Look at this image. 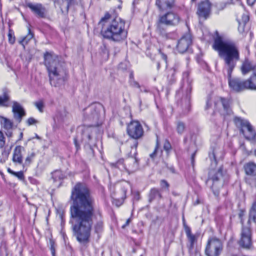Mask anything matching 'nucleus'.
<instances>
[{
  "label": "nucleus",
  "mask_w": 256,
  "mask_h": 256,
  "mask_svg": "<svg viewBox=\"0 0 256 256\" xmlns=\"http://www.w3.org/2000/svg\"><path fill=\"white\" fill-rule=\"evenodd\" d=\"M70 222L74 234L78 242L86 243L89 241L94 223L96 232L102 231L104 222L101 210L96 206L95 198L87 184L78 182L72 190Z\"/></svg>",
  "instance_id": "f257e3e1"
},
{
  "label": "nucleus",
  "mask_w": 256,
  "mask_h": 256,
  "mask_svg": "<svg viewBox=\"0 0 256 256\" xmlns=\"http://www.w3.org/2000/svg\"><path fill=\"white\" fill-rule=\"evenodd\" d=\"M213 48L218 52L219 56L224 62L223 72L224 74L226 73L230 89L238 92L249 90L247 80H242L238 78H232V71L240 58L238 45L232 40H224L218 36L214 39Z\"/></svg>",
  "instance_id": "f03ea898"
},
{
  "label": "nucleus",
  "mask_w": 256,
  "mask_h": 256,
  "mask_svg": "<svg viewBox=\"0 0 256 256\" xmlns=\"http://www.w3.org/2000/svg\"><path fill=\"white\" fill-rule=\"evenodd\" d=\"M98 25L101 28V34L106 38L119 42L127 36L124 21L118 17L112 18L108 12L102 18Z\"/></svg>",
  "instance_id": "7ed1b4c3"
},
{
  "label": "nucleus",
  "mask_w": 256,
  "mask_h": 256,
  "mask_svg": "<svg viewBox=\"0 0 256 256\" xmlns=\"http://www.w3.org/2000/svg\"><path fill=\"white\" fill-rule=\"evenodd\" d=\"M44 58L51 85L57 86L63 84L66 76V71L62 67L58 56L47 52L44 54Z\"/></svg>",
  "instance_id": "20e7f679"
},
{
  "label": "nucleus",
  "mask_w": 256,
  "mask_h": 256,
  "mask_svg": "<svg viewBox=\"0 0 256 256\" xmlns=\"http://www.w3.org/2000/svg\"><path fill=\"white\" fill-rule=\"evenodd\" d=\"M224 177L222 167L217 170H211L209 172L208 181L212 182V189L216 196L219 195L220 190L224 186Z\"/></svg>",
  "instance_id": "39448f33"
},
{
  "label": "nucleus",
  "mask_w": 256,
  "mask_h": 256,
  "mask_svg": "<svg viewBox=\"0 0 256 256\" xmlns=\"http://www.w3.org/2000/svg\"><path fill=\"white\" fill-rule=\"evenodd\" d=\"M234 122L238 127L240 128V132L246 139L253 140L256 138V131L248 120L236 117Z\"/></svg>",
  "instance_id": "423d86ee"
},
{
  "label": "nucleus",
  "mask_w": 256,
  "mask_h": 256,
  "mask_svg": "<svg viewBox=\"0 0 256 256\" xmlns=\"http://www.w3.org/2000/svg\"><path fill=\"white\" fill-rule=\"evenodd\" d=\"M221 241L216 238H210L207 242L205 254L207 256H219L222 250Z\"/></svg>",
  "instance_id": "0eeeda50"
},
{
  "label": "nucleus",
  "mask_w": 256,
  "mask_h": 256,
  "mask_svg": "<svg viewBox=\"0 0 256 256\" xmlns=\"http://www.w3.org/2000/svg\"><path fill=\"white\" fill-rule=\"evenodd\" d=\"M216 110L222 116H226L232 114V110L230 106V101L222 98H218L214 102Z\"/></svg>",
  "instance_id": "6e6552de"
},
{
  "label": "nucleus",
  "mask_w": 256,
  "mask_h": 256,
  "mask_svg": "<svg viewBox=\"0 0 256 256\" xmlns=\"http://www.w3.org/2000/svg\"><path fill=\"white\" fill-rule=\"evenodd\" d=\"M127 133L132 138L138 140L143 136L144 130L138 121L133 120L128 125Z\"/></svg>",
  "instance_id": "1a4fd4ad"
},
{
  "label": "nucleus",
  "mask_w": 256,
  "mask_h": 256,
  "mask_svg": "<svg viewBox=\"0 0 256 256\" xmlns=\"http://www.w3.org/2000/svg\"><path fill=\"white\" fill-rule=\"evenodd\" d=\"M102 106L100 105H92L85 110L84 118L98 124L100 118Z\"/></svg>",
  "instance_id": "9d476101"
},
{
  "label": "nucleus",
  "mask_w": 256,
  "mask_h": 256,
  "mask_svg": "<svg viewBox=\"0 0 256 256\" xmlns=\"http://www.w3.org/2000/svg\"><path fill=\"white\" fill-rule=\"evenodd\" d=\"M114 166L121 170L124 169L128 171H132L137 168L138 162L136 158H128L126 160L125 162H124V160L123 159H121L118 160L114 164Z\"/></svg>",
  "instance_id": "9b49d317"
},
{
  "label": "nucleus",
  "mask_w": 256,
  "mask_h": 256,
  "mask_svg": "<svg viewBox=\"0 0 256 256\" xmlns=\"http://www.w3.org/2000/svg\"><path fill=\"white\" fill-rule=\"evenodd\" d=\"M239 244L244 248H250L252 246L251 230L248 227L242 228Z\"/></svg>",
  "instance_id": "f8f14e48"
},
{
  "label": "nucleus",
  "mask_w": 256,
  "mask_h": 256,
  "mask_svg": "<svg viewBox=\"0 0 256 256\" xmlns=\"http://www.w3.org/2000/svg\"><path fill=\"white\" fill-rule=\"evenodd\" d=\"M240 70L243 76L250 72L254 73L256 71V64L248 58H245L242 60Z\"/></svg>",
  "instance_id": "ddd939ff"
},
{
  "label": "nucleus",
  "mask_w": 256,
  "mask_h": 256,
  "mask_svg": "<svg viewBox=\"0 0 256 256\" xmlns=\"http://www.w3.org/2000/svg\"><path fill=\"white\" fill-rule=\"evenodd\" d=\"M192 36L190 33H186L178 40L177 48L180 53L186 52L192 44Z\"/></svg>",
  "instance_id": "4468645a"
},
{
  "label": "nucleus",
  "mask_w": 256,
  "mask_h": 256,
  "mask_svg": "<svg viewBox=\"0 0 256 256\" xmlns=\"http://www.w3.org/2000/svg\"><path fill=\"white\" fill-rule=\"evenodd\" d=\"M27 6L37 16L44 18L46 16V8L40 3L28 2Z\"/></svg>",
  "instance_id": "2eb2a0df"
},
{
  "label": "nucleus",
  "mask_w": 256,
  "mask_h": 256,
  "mask_svg": "<svg viewBox=\"0 0 256 256\" xmlns=\"http://www.w3.org/2000/svg\"><path fill=\"white\" fill-rule=\"evenodd\" d=\"M161 22H164L166 26H174L178 24L180 22V17L173 12H168L166 14L160 16Z\"/></svg>",
  "instance_id": "dca6fc26"
},
{
  "label": "nucleus",
  "mask_w": 256,
  "mask_h": 256,
  "mask_svg": "<svg viewBox=\"0 0 256 256\" xmlns=\"http://www.w3.org/2000/svg\"><path fill=\"white\" fill-rule=\"evenodd\" d=\"M210 12V4L208 0L201 2L198 6L197 14L200 17L206 18Z\"/></svg>",
  "instance_id": "f3484780"
},
{
  "label": "nucleus",
  "mask_w": 256,
  "mask_h": 256,
  "mask_svg": "<svg viewBox=\"0 0 256 256\" xmlns=\"http://www.w3.org/2000/svg\"><path fill=\"white\" fill-rule=\"evenodd\" d=\"M12 112L14 117L18 122H20L22 118L26 115V112L22 106L16 102H13Z\"/></svg>",
  "instance_id": "a211bd4d"
},
{
  "label": "nucleus",
  "mask_w": 256,
  "mask_h": 256,
  "mask_svg": "<svg viewBox=\"0 0 256 256\" xmlns=\"http://www.w3.org/2000/svg\"><path fill=\"white\" fill-rule=\"evenodd\" d=\"M24 150V148L20 146H16L13 152L12 160L14 163L23 166V157L22 152Z\"/></svg>",
  "instance_id": "6ab92c4d"
},
{
  "label": "nucleus",
  "mask_w": 256,
  "mask_h": 256,
  "mask_svg": "<svg viewBox=\"0 0 256 256\" xmlns=\"http://www.w3.org/2000/svg\"><path fill=\"white\" fill-rule=\"evenodd\" d=\"M236 20L239 24L240 27L242 26L243 28L249 20V16L248 12L242 10L237 14Z\"/></svg>",
  "instance_id": "aec40b11"
},
{
  "label": "nucleus",
  "mask_w": 256,
  "mask_h": 256,
  "mask_svg": "<svg viewBox=\"0 0 256 256\" xmlns=\"http://www.w3.org/2000/svg\"><path fill=\"white\" fill-rule=\"evenodd\" d=\"M174 3V0H156V5L160 10H166L171 8Z\"/></svg>",
  "instance_id": "412c9836"
},
{
  "label": "nucleus",
  "mask_w": 256,
  "mask_h": 256,
  "mask_svg": "<svg viewBox=\"0 0 256 256\" xmlns=\"http://www.w3.org/2000/svg\"><path fill=\"white\" fill-rule=\"evenodd\" d=\"M70 0H56L55 2L56 6H58L62 13H67L68 11Z\"/></svg>",
  "instance_id": "4be33fe9"
},
{
  "label": "nucleus",
  "mask_w": 256,
  "mask_h": 256,
  "mask_svg": "<svg viewBox=\"0 0 256 256\" xmlns=\"http://www.w3.org/2000/svg\"><path fill=\"white\" fill-rule=\"evenodd\" d=\"M164 26L166 25L164 24V22H161L159 18L158 20L156 22V31L162 37H164L166 38H170V34L166 32Z\"/></svg>",
  "instance_id": "5701e85b"
},
{
  "label": "nucleus",
  "mask_w": 256,
  "mask_h": 256,
  "mask_svg": "<svg viewBox=\"0 0 256 256\" xmlns=\"http://www.w3.org/2000/svg\"><path fill=\"white\" fill-rule=\"evenodd\" d=\"M244 171L247 175H256V164L254 162H248L244 166Z\"/></svg>",
  "instance_id": "b1692460"
},
{
  "label": "nucleus",
  "mask_w": 256,
  "mask_h": 256,
  "mask_svg": "<svg viewBox=\"0 0 256 256\" xmlns=\"http://www.w3.org/2000/svg\"><path fill=\"white\" fill-rule=\"evenodd\" d=\"M186 232L188 241L190 242L189 248L192 250L194 248V244L197 242L198 236L192 234L190 228L188 227L186 228Z\"/></svg>",
  "instance_id": "393cba45"
},
{
  "label": "nucleus",
  "mask_w": 256,
  "mask_h": 256,
  "mask_svg": "<svg viewBox=\"0 0 256 256\" xmlns=\"http://www.w3.org/2000/svg\"><path fill=\"white\" fill-rule=\"evenodd\" d=\"M10 97L6 90H3V94L0 96V106L8 107Z\"/></svg>",
  "instance_id": "a878e982"
},
{
  "label": "nucleus",
  "mask_w": 256,
  "mask_h": 256,
  "mask_svg": "<svg viewBox=\"0 0 256 256\" xmlns=\"http://www.w3.org/2000/svg\"><path fill=\"white\" fill-rule=\"evenodd\" d=\"M97 128L92 126L85 127L83 130V134L86 136L89 140L92 138L94 132H96Z\"/></svg>",
  "instance_id": "bb28decb"
},
{
  "label": "nucleus",
  "mask_w": 256,
  "mask_h": 256,
  "mask_svg": "<svg viewBox=\"0 0 256 256\" xmlns=\"http://www.w3.org/2000/svg\"><path fill=\"white\" fill-rule=\"evenodd\" d=\"M247 80L249 86V90H256V71L254 72V73H252Z\"/></svg>",
  "instance_id": "cd10ccee"
},
{
  "label": "nucleus",
  "mask_w": 256,
  "mask_h": 256,
  "mask_svg": "<svg viewBox=\"0 0 256 256\" xmlns=\"http://www.w3.org/2000/svg\"><path fill=\"white\" fill-rule=\"evenodd\" d=\"M36 153L34 152H30L28 154L23 164V167L28 166L32 163L34 158L36 156Z\"/></svg>",
  "instance_id": "c85d7f7f"
},
{
  "label": "nucleus",
  "mask_w": 256,
  "mask_h": 256,
  "mask_svg": "<svg viewBox=\"0 0 256 256\" xmlns=\"http://www.w3.org/2000/svg\"><path fill=\"white\" fill-rule=\"evenodd\" d=\"M160 198L161 194L158 190L154 188L151 190L149 194L150 201H152L157 198Z\"/></svg>",
  "instance_id": "c756f323"
},
{
  "label": "nucleus",
  "mask_w": 256,
  "mask_h": 256,
  "mask_svg": "<svg viewBox=\"0 0 256 256\" xmlns=\"http://www.w3.org/2000/svg\"><path fill=\"white\" fill-rule=\"evenodd\" d=\"M33 34L31 32L30 29L28 28V34L21 40L19 41L20 44L22 45L24 48L25 44H27L28 41L33 38Z\"/></svg>",
  "instance_id": "7c9ffc66"
},
{
  "label": "nucleus",
  "mask_w": 256,
  "mask_h": 256,
  "mask_svg": "<svg viewBox=\"0 0 256 256\" xmlns=\"http://www.w3.org/2000/svg\"><path fill=\"white\" fill-rule=\"evenodd\" d=\"M52 178L54 182H56L58 180H60L64 178V175L62 172L60 170H57L52 173Z\"/></svg>",
  "instance_id": "2f4dec72"
},
{
  "label": "nucleus",
  "mask_w": 256,
  "mask_h": 256,
  "mask_svg": "<svg viewBox=\"0 0 256 256\" xmlns=\"http://www.w3.org/2000/svg\"><path fill=\"white\" fill-rule=\"evenodd\" d=\"M250 220L256 222V202L254 203L250 212Z\"/></svg>",
  "instance_id": "473e14b6"
},
{
  "label": "nucleus",
  "mask_w": 256,
  "mask_h": 256,
  "mask_svg": "<svg viewBox=\"0 0 256 256\" xmlns=\"http://www.w3.org/2000/svg\"><path fill=\"white\" fill-rule=\"evenodd\" d=\"M185 130V124L182 122H178L176 124V131L178 134H182Z\"/></svg>",
  "instance_id": "72a5a7b5"
},
{
  "label": "nucleus",
  "mask_w": 256,
  "mask_h": 256,
  "mask_svg": "<svg viewBox=\"0 0 256 256\" xmlns=\"http://www.w3.org/2000/svg\"><path fill=\"white\" fill-rule=\"evenodd\" d=\"M34 104L40 112H43L44 104V102L42 100L34 102Z\"/></svg>",
  "instance_id": "f704fd0d"
},
{
  "label": "nucleus",
  "mask_w": 256,
  "mask_h": 256,
  "mask_svg": "<svg viewBox=\"0 0 256 256\" xmlns=\"http://www.w3.org/2000/svg\"><path fill=\"white\" fill-rule=\"evenodd\" d=\"M4 126L6 129H10L12 126V123L9 120L4 118Z\"/></svg>",
  "instance_id": "c9c22d12"
},
{
  "label": "nucleus",
  "mask_w": 256,
  "mask_h": 256,
  "mask_svg": "<svg viewBox=\"0 0 256 256\" xmlns=\"http://www.w3.org/2000/svg\"><path fill=\"white\" fill-rule=\"evenodd\" d=\"M130 85L134 87V88H138L140 90V92H142V90L141 89L140 86L139 84L137 82L135 81L134 80H130Z\"/></svg>",
  "instance_id": "e433bc0d"
},
{
  "label": "nucleus",
  "mask_w": 256,
  "mask_h": 256,
  "mask_svg": "<svg viewBox=\"0 0 256 256\" xmlns=\"http://www.w3.org/2000/svg\"><path fill=\"white\" fill-rule=\"evenodd\" d=\"M8 42L10 44H13L15 42V37L14 36V34L12 30H10L8 34Z\"/></svg>",
  "instance_id": "4c0bfd02"
},
{
  "label": "nucleus",
  "mask_w": 256,
  "mask_h": 256,
  "mask_svg": "<svg viewBox=\"0 0 256 256\" xmlns=\"http://www.w3.org/2000/svg\"><path fill=\"white\" fill-rule=\"evenodd\" d=\"M5 144L4 137L3 133L0 131V148H2Z\"/></svg>",
  "instance_id": "58836bf2"
},
{
  "label": "nucleus",
  "mask_w": 256,
  "mask_h": 256,
  "mask_svg": "<svg viewBox=\"0 0 256 256\" xmlns=\"http://www.w3.org/2000/svg\"><path fill=\"white\" fill-rule=\"evenodd\" d=\"M38 122V120H35L33 118H29L28 119V120L26 121V123H27L28 125V126L36 124Z\"/></svg>",
  "instance_id": "ea45409f"
},
{
  "label": "nucleus",
  "mask_w": 256,
  "mask_h": 256,
  "mask_svg": "<svg viewBox=\"0 0 256 256\" xmlns=\"http://www.w3.org/2000/svg\"><path fill=\"white\" fill-rule=\"evenodd\" d=\"M164 148L166 151H168L171 149V145L169 142L167 140H166L164 143Z\"/></svg>",
  "instance_id": "a19ab883"
},
{
  "label": "nucleus",
  "mask_w": 256,
  "mask_h": 256,
  "mask_svg": "<svg viewBox=\"0 0 256 256\" xmlns=\"http://www.w3.org/2000/svg\"><path fill=\"white\" fill-rule=\"evenodd\" d=\"M14 175L18 178V179L20 180H22L24 178V174L22 172H14Z\"/></svg>",
  "instance_id": "79ce46f5"
},
{
  "label": "nucleus",
  "mask_w": 256,
  "mask_h": 256,
  "mask_svg": "<svg viewBox=\"0 0 256 256\" xmlns=\"http://www.w3.org/2000/svg\"><path fill=\"white\" fill-rule=\"evenodd\" d=\"M158 144H159L158 142V140H157L155 150H154V152L150 154V157L152 158H154L156 155L157 150L158 148Z\"/></svg>",
  "instance_id": "37998d69"
},
{
  "label": "nucleus",
  "mask_w": 256,
  "mask_h": 256,
  "mask_svg": "<svg viewBox=\"0 0 256 256\" xmlns=\"http://www.w3.org/2000/svg\"><path fill=\"white\" fill-rule=\"evenodd\" d=\"M160 185L162 187H166L167 188L169 186V184L168 182L164 180H161Z\"/></svg>",
  "instance_id": "c03bdc74"
},
{
  "label": "nucleus",
  "mask_w": 256,
  "mask_h": 256,
  "mask_svg": "<svg viewBox=\"0 0 256 256\" xmlns=\"http://www.w3.org/2000/svg\"><path fill=\"white\" fill-rule=\"evenodd\" d=\"M256 2V0H247L248 4L250 6H252Z\"/></svg>",
  "instance_id": "a18cd8bd"
},
{
  "label": "nucleus",
  "mask_w": 256,
  "mask_h": 256,
  "mask_svg": "<svg viewBox=\"0 0 256 256\" xmlns=\"http://www.w3.org/2000/svg\"><path fill=\"white\" fill-rule=\"evenodd\" d=\"M159 52L161 54L162 58V59H164V60L166 61L167 56H166L162 53L160 50H159Z\"/></svg>",
  "instance_id": "49530a36"
},
{
  "label": "nucleus",
  "mask_w": 256,
  "mask_h": 256,
  "mask_svg": "<svg viewBox=\"0 0 256 256\" xmlns=\"http://www.w3.org/2000/svg\"><path fill=\"white\" fill-rule=\"evenodd\" d=\"M130 221H131V219L130 218H128L126 220V224L122 226V228H124L126 226H128L130 222Z\"/></svg>",
  "instance_id": "de8ad7c7"
},
{
  "label": "nucleus",
  "mask_w": 256,
  "mask_h": 256,
  "mask_svg": "<svg viewBox=\"0 0 256 256\" xmlns=\"http://www.w3.org/2000/svg\"><path fill=\"white\" fill-rule=\"evenodd\" d=\"M133 144H134V148H136L137 146H138V142L136 140H134L133 142Z\"/></svg>",
  "instance_id": "09e8293b"
},
{
  "label": "nucleus",
  "mask_w": 256,
  "mask_h": 256,
  "mask_svg": "<svg viewBox=\"0 0 256 256\" xmlns=\"http://www.w3.org/2000/svg\"><path fill=\"white\" fill-rule=\"evenodd\" d=\"M194 156H195V153H194L192 154V162H194Z\"/></svg>",
  "instance_id": "8fccbe9b"
},
{
  "label": "nucleus",
  "mask_w": 256,
  "mask_h": 256,
  "mask_svg": "<svg viewBox=\"0 0 256 256\" xmlns=\"http://www.w3.org/2000/svg\"><path fill=\"white\" fill-rule=\"evenodd\" d=\"M130 80H134V74L132 72L130 74Z\"/></svg>",
  "instance_id": "3c124183"
},
{
  "label": "nucleus",
  "mask_w": 256,
  "mask_h": 256,
  "mask_svg": "<svg viewBox=\"0 0 256 256\" xmlns=\"http://www.w3.org/2000/svg\"><path fill=\"white\" fill-rule=\"evenodd\" d=\"M8 171L10 173L14 175V172H14L12 170H10V168L8 170Z\"/></svg>",
  "instance_id": "603ef678"
},
{
  "label": "nucleus",
  "mask_w": 256,
  "mask_h": 256,
  "mask_svg": "<svg viewBox=\"0 0 256 256\" xmlns=\"http://www.w3.org/2000/svg\"><path fill=\"white\" fill-rule=\"evenodd\" d=\"M210 106H209V102L208 101L207 102V103H206V108H209Z\"/></svg>",
  "instance_id": "864d4df0"
},
{
  "label": "nucleus",
  "mask_w": 256,
  "mask_h": 256,
  "mask_svg": "<svg viewBox=\"0 0 256 256\" xmlns=\"http://www.w3.org/2000/svg\"><path fill=\"white\" fill-rule=\"evenodd\" d=\"M213 156H214V160L216 161V158H215V156L214 155V154H213ZM215 163H216V162H215Z\"/></svg>",
  "instance_id": "5fc2aeb1"
},
{
  "label": "nucleus",
  "mask_w": 256,
  "mask_h": 256,
  "mask_svg": "<svg viewBox=\"0 0 256 256\" xmlns=\"http://www.w3.org/2000/svg\"><path fill=\"white\" fill-rule=\"evenodd\" d=\"M254 154L256 156V150H254Z\"/></svg>",
  "instance_id": "6e6d98bb"
},
{
  "label": "nucleus",
  "mask_w": 256,
  "mask_h": 256,
  "mask_svg": "<svg viewBox=\"0 0 256 256\" xmlns=\"http://www.w3.org/2000/svg\"><path fill=\"white\" fill-rule=\"evenodd\" d=\"M144 91L146 92H148L146 90H144Z\"/></svg>",
  "instance_id": "4d7b16f0"
},
{
  "label": "nucleus",
  "mask_w": 256,
  "mask_h": 256,
  "mask_svg": "<svg viewBox=\"0 0 256 256\" xmlns=\"http://www.w3.org/2000/svg\"><path fill=\"white\" fill-rule=\"evenodd\" d=\"M195 0H192V1H194Z\"/></svg>",
  "instance_id": "13d9d810"
}]
</instances>
